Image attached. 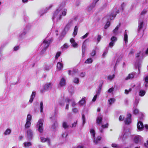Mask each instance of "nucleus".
<instances>
[{
	"label": "nucleus",
	"instance_id": "8",
	"mask_svg": "<svg viewBox=\"0 0 148 148\" xmlns=\"http://www.w3.org/2000/svg\"><path fill=\"white\" fill-rule=\"evenodd\" d=\"M27 136L28 138L32 139L33 137V133L32 130L30 129H28L27 131Z\"/></svg>",
	"mask_w": 148,
	"mask_h": 148
},
{
	"label": "nucleus",
	"instance_id": "2",
	"mask_svg": "<svg viewBox=\"0 0 148 148\" xmlns=\"http://www.w3.org/2000/svg\"><path fill=\"white\" fill-rule=\"evenodd\" d=\"M124 134L121 135L119 138L122 141H124L127 138L130 134L129 130L128 129H124Z\"/></svg>",
	"mask_w": 148,
	"mask_h": 148
},
{
	"label": "nucleus",
	"instance_id": "15",
	"mask_svg": "<svg viewBox=\"0 0 148 148\" xmlns=\"http://www.w3.org/2000/svg\"><path fill=\"white\" fill-rule=\"evenodd\" d=\"M65 102L66 103H69L70 102H71L72 104V106L73 107H74L76 104L74 99H70L69 98H67L65 99Z\"/></svg>",
	"mask_w": 148,
	"mask_h": 148
},
{
	"label": "nucleus",
	"instance_id": "32",
	"mask_svg": "<svg viewBox=\"0 0 148 148\" xmlns=\"http://www.w3.org/2000/svg\"><path fill=\"white\" fill-rule=\"evenodd\" d=\"M102 118L101 116L98 117L96 121V123L98 124H100L102 122Z\"/></svg>",
	"mask_w": 148,
	"mask_h": 148
},
{
	"label": "nucleus",
	"instance_id": "16",
	"mask_svg": "<svg viewBox=\"0 0 148 148\" xmlns=\"http://www.w3.org/2000/svg\"><path fill=\"white\" fill-rule=\"evenodd\" d=\"M27 31L26 29H24L21 32L19 35V38L21 39L23 38L27 33Z\"/></svg>",
	"mask_w": 148,
	"mask_h": 148
},
{
	"label": "nucleus",
	"instance_id": "20",
	"mask_svg": "<svg viewBox=\"0 0 148 148\" xmlns=\"http://www.w3.org/2000/svg\"><path fill=\"white\" fill-rule=\"evenodd\" d=\"M78 72V70L77 69H74L73 71L70 70L69 71L68 74L69 75H73Z\"/></svg>",
	"mask_w": 148,
	"mask_h": 148
},
{
	"label": "nucleus",
	"instance_id": "55",
	"mask_svg": "<svg viewBox=\"0 0 148 148\" xmlns=\"http://www.w3.org/2000/svg\"><path fill=\"white\" fill-rule=\"evenodd\" d=\"M81 2V0H77L76 2V5L78 6L80 4Z\"/></svg>",
	"mask_w": 148,
	"mask_h": 148
},
{
	"label": "nucleus",
	"instance_id": "24",
	"mask_svg": "<svg viewBox=\"0 0 148 148\" xmlns=\"http://www.w3.org/2000/svg\"><path fill=\"white\" fill-rule=\"evenodd\" d=\"M57 67L58 70H60L63 68V65L60 62H58L57 64Z\"/></svg>",
	"mask_w": 148,
	"mask_h": 148
},
{
	"label": "nucleus",
	"instance_id": "52",
	"mask_svg": "<svg viewBox=\"0 0 148 148\" xmlns=\"http://www.w3.org/2000/svg\"><path fill=\"white\" fill-rule=\"evenodd\" d=\"M126 4L124 3H123L121 5V8L122 11L124 10V7L125 6Z\"/></svg>",
	"mask_w": 148,
	"mask_h": 148
},
{
	"label": "nucleus",
	"instance_id": "12",
	"mask_svg": "<svg viewBox=\"0 0 148 148\" xmlns=\"http://www.w3.org/2000/svg\"><path fill=\"white\" fill-rule=\"evenodd\" d=\"M117 40V38L114 36H112L111 38V42L109 43V46L112 47Z\"/></svg>",
	"mask_w": 148,
	"mask_h": 148
},
{
	"label": "nucleus",
	"instance_id": "53",
	"mask_svg": "<svg viewBox=\"0 0 148 148\" xmlns=\"http://www.w3.org/2000/svg\"><path fill=\"white\" fill-rule=\"evenodd\" d=\"M112 146L113 147H116V148H120V146H117V145L115 143H112Z\"/></svg>",
	"mask_w": 148,
	"mask_h": 148
},
{
	"label": "nucleus",
	"instance_id": "7",
	"mask_svg": "<svg viewBox=\"0 0 148 148\" xmlns=\"http://www.w3.org/2000/svg\"><path fill=\"white\" fill-rule=\"evenodd\" d=\"M53 84L51 83H48L46 84L44 87V89L41 90L40 92L42 93L43 92L44 90H48L51 89Z\"/></svg>",
	"mask_w": 148,
	"mask_h": 148
},
{
	"label": "nucleus",
	"instance_id": "33",
	"mask_svg": "<svg viewBox=\"0 0 148 148\" xmlns=\"http://www.w3.org/2000/svg\"><path fill=\"white\" fill-rule=\"evenodd\" d=\"M85 99V97L83 98L82 99L79 101V104L81 105H83L86 102Z\"/></svg>",
	"mask_w": 148,
	"mask_h": 148
},
{
	"label": "nucleus",
	"instance_id": "9",
	"mask_svg": "<svg viewBox=\"0 0 148 148\" xmlns=\"http://www.w3.org/2000/svg\"><path fill=\"white\" fill-rule=\"evenodd\" d=\"M137 130L138 131H140L142 130L144 128L143 124L142 122L140 120H138L137 124Z\"/></svg>",
	"mask_w": 148,
	"mask_h": 148
},
{
	"label": "nucleus",
	"instance_id": "63",
	"mask_svg": "<svg viewBox=\"0 0 148 148\" xmlns=\"http://www.w3.org/2000/svg\"><path fill=\"white\" fill-rule=\"evenodd\" d=\"M103 128L102 127H101L99 128V132L101 133H103Z\"/></svg>",
	"mask_w": 148,
	"mask_h": 148
},
{
	"label": "nucleus",
	"instance_id": "54",
	"mask_svg": "<svg viewBox=\"0 0 148 148\" xmlns=\"http://www.w3.org/2000/svg\"><path fill=\"white\" fill-rule=\"evenodd\" d=\"M88 34H89L88 33H87L85 35H84L83 36L81 37V38L82 39H84L86 38L88 36Z\"/></svg>",
	"mask_w": 148,
	"mask_h": 148
},
{
	"label": "nucleus",
	"instance_id": "21",
	"mask_svg": "<svg viewBox=\"0 0 148 148\" xmlns=\"http://www.w3.org/2000/svg\"><path fill=\"white\" fill-rule=\"evenodd\" d=\"M127 33V30H126L125 32L124 36V40L125 44H127L128 42V36Z\"/></svg>",
	"mask_w": 148,
	"mask_h": 148
},
{
	"label": "nucleus",
	"instance_id": "4",
	"mask_svg": "<svg viewBox=\"0 0 148 148\" xmlns=\"http://www.w3.org/2000/svg\"><path fill=\"white\" fill-rule=\"evenodd\" d=\"M90 132L91 136H92L93 138L94 139V142L96 144L98 142L101 140V137L100 136H98L97 138H95V130L93 129H90Z\"/></svg>",
	"mask_w": 148,
	"mask_h": 148
},
{
	"label": "nucleus",
	"instance_id": "17",
	"mask_svg": "<svg viewBox=\"0 0 148 148\" xmlns=\"http://www.w3.org/2000/svg\"><path fill=\"white\" fill-rule=\"evenodd\" d=\"M66 84V79L65 78L62 77L59 83L60 86H65Z\"/></svg>",
	"mask_w": 148,
	"mask_h": 148
},
{
	"label": "nucleus",
	"instance_id": "31",
	"mask_svg": "<svg viewBox=\"0 0 148 148\" xmlns=\"http://www.w3.org/2000/svg\"><path fill=\"white\" fill-rule=\"evenodd\" d=\"M93 62V60L91 58H88L85 62L84 63L86 64L91 63Z\"/></svg>",
	"mask_w": 148,
	"mask_h": 148
},
{
	"label": "nucleus",
	"instance_id": "13",
	"mask_svg": "<svg viewBox=\"0 0 148 148\" xmlns=\"http://www.w3.org/2000/svg\"><path fill=\"white\" fill-rule=\"evenodd\" d=\"M136 73L135 72H132V73L129 74L125 78V80H127L133 79L134 76L135 75Z\"/></svg>",
	"mask_w": 148,
	"mask_h": 148
},
{
	"label": "nucleus",
	"instance_id": "62",
	"mask_svg": "<svg viewBox=\"0 0 148 148\" xmlns=\"http://www.w3.org/2000/svg\"><path fill=\"white\" fill-rule=\"evenodd\" d=\"M147 12V11L146 10H144L140 14L141 15H144Z\"/></svg>",
	"mask_w": 148,
	"mask_h": 148
},
{
	"label": "nucleus",
	"instance_id": "3",
	"mask_svg": "<svg viewBox=\"0 0 148 148\" xmlns=\"http://www.w3.org/2000/svg\"><path fill=\"white\" fill-rule=\"evenodd\" d=\"M51 42V40L47 39H45L41 45V46L43 48L42 51H45L49 46Z\"/></svg>",
	"mask_w": 148,
	"mask_h": 148
},
{
	"label": "nucleus",
	"instance_id": "34",
	"mask_svg": "<svg viewBox=\"0 0 148 148\" xmlns=\"http://www.w3.org/2000/svg\"><path fill=\"white\" fill-rule=\"evenodd\" d=\"M115 77V75L113 74L112 75H109L107 77L108 80L111 81Z\"/></svg>",
	"mask_w": 148,
	"mask_h": 148
},
{
	"label": "nucleus",
	"instance_id": "48",
	"mask_svg": "<svg viewBox=\"0 0 148 148\" xmlns=\"http://www.w3.org/2000/svg\"><path fill=\"white\" fill-rule=\"evenodd\" d=\"M101 87H100L98 90L96 92V95H97V96L99 95L101 91Z\"/></svg>",
	"mask_w": 148,
	"mask_h": 148
},
{
	"label": "nucleus",
	"instance_id": "11",
	"mask_svg": "<svg viewBox=\"0 0 148 148\" xmlns=\"http://www.w3.org/2000/svg\"><path fill=\"white\" fill-rule=\"evenodd\" d=\"M95 5L92 3L87 8V10L89 12L92 13L94 11V8L95 6Z\"/></svg>",
	"mask_w": 148,
	"mask_h": 148
},
{
	"label": "nucleus",
	"instance_id": "60",
	"mask_svg": "<svg viewBox=\"0 0 148 148\" xmlns=\"http://www.w3.org/2000/svg\"><path fill=\"white\" fill-rule=\"evenodd\" d=\"M72 111L73 112L77 113L78 112V110L77 108H75L72 109Z\"/></svg>",
	"mask_w": 148,
	"mask_h": 148
},
{
	"label": "nucleus",
	"instance_id": "26",
	"mask_svg": "<svg viewBox=\"0 0 148 148\" xmlns=\"http://www.w3.org/2000/svg\"><path fill=\"white\" fill-rule=\"evenodd\" d=\"M71 27V26L69 24H67L64 27L63 32H64L65 33L67 32L69 29Z\"/></svg>",
	"mask_w": 148,
	"mask_h": 148
},
{
	"label": "nucleus",
	"instance_id": "36",
	"mask_svg": "<svg viewBox=\"0 0 148 148\" xmlns=\"http://www.w3.org/2000/svg\"><path fill=\"white\" fill-rule=\"evenodd\" d=\"M144 116V115L142 113H139V118L138 120H140L141 121L143 119Z\"/></svg>",
	"mask_w": 148,
	"mask_h": 148
},
{
	"label": "nucleus",
	"instance_id": "5",
	"mask_svg": "<svg viewBox=\"0 0 148 148\" xmlns=\"http://www.w3.org/2000/svg\"><path fill=\"white\" fill-rule=\"evenodd\" d=\"M132 138L134 142L136 144H141L143 143V138L140 136L134 135Z\"/></svg>",
	"mask_w": 148,
	"mask_h": 148
},
{
	"label": "nucleus",
	"instance_id": "56",
	"mask_svg": "<svg viewBox=\"0 0 148 148\" xmlns=\"http://www.w3.org/2000/svg\"><path fill=\"white\" fill-rule=\"evenodd\" d=\"M124 117L122 115H121L119 118V120L120 121H123L124 120Z\"/></svg>",
	"mask_w": 148,
	"mask_h": 148
},
{
	"label": "nucleus",
	"instance_id": "45",
	"mask_svg": "<svg viewBox=\"0 0 148 148\" xmlns=\"http://www.w3.org/2000/svg\"><path fill=\"white\" fill-rule=\"evenodd\" d=\"M61 52L60 51L58 52L55 55V58L56 59H57L60 56Z\"/></svg>",
	"mask_w": 148,
	"mask_h": 148
},
{
	"label": "nucleus",
	"instance_id": "40",
	"mask_svg": "<svg viewBox=\"0 0 148 148\" xmlns=\"http://www.w3.org/2000/svg\"><path fill=\"white\" fill-rule=\"evenodd\" d=\"M32 119V116L29 114L27 115L26 121H31Z\"/></svg>",
	"mask_w": 148,
	"mask_h": 148
},
{
	"label": "nucleus",
	"instance_id": "41",
	"mask_svg": "<svg viewBox=\"0 0 148 148\" xmlns=\"http://www.w3.org/2000/svg\"><path fill=\"white\" fill-rule=\"evenodd\" d=\"M40 112H43V105L42 101L40 102Z\"/></svg>",
	"mask_w": 148,
	"mask_h": 148
},
{
	"label": "nucleus",
	"instance_id": "30",
	"mask_svg": "<svg viewBox=\"0 0 148 148\" xmlns=\"http://www.w3.org/2000/svg\"><path fill=\"white\" fill-rule=\"evenodd\" d=\"M23 146L25 147H27L32 145V143L30 142H26L24 143Z\"/></svg>",
	"mask_w": 148,
	"mask_h": 148
},
{
	"label": "nucleus",
	"instance_id": "46",
	"mask_svg": "<svg viewBox=\"0 0 148 148\" xmlns=\"http://www.w3.org/2000/svg\"><path fill=\"white\" fill-rule=\"evenodd\" d=\"M73 82L76 84H78L79 82V79L78 78H75L74 79Z\"/></svg>",
	"mask_w": 148,
	"mask_h": 148
},
{
	"label": "nucleus",
	"instance_id": "43",
	"mask_svg": "<svg viewBox=\"0 0 148 148\" xmlns=\"http://www.w3.org/2000/svg\"><path fill=\"white\" fill-rule=\"evenodd\" d=\"M62 126L63 128L64 129H66L68 127L69 125H68L67 123L65 122H63L62 124Z\"/></svg>",
	"mask_w": 148,
	"mask_h": 148
},
{
	"label": "nucleus",
	"instance_id": "6",
	"mask_svg": "<svg viewBox=\"0 0 148 148\" xmlns=\"http://www.w3.org/2000/svg\"><path fill=\"white\" fill-rule=\"evenodd\" d=\"M43 120L40 119L38 120L37 124V127H38V131L40 133H42L43 131Z\"/></svg>",
	"mask_w": 148,
	"mask_h": 148
},
{
	"label": "nucleus",
	"instance_id": "42",
	"mask_svg": "<svg viewBox=\"0 0 148 148\" xmlns=\"http://www.w3.org/2000/svg\"><path fill=\"white\" fill-rule=\"evenodd\" d=\"M69 47V46L67 44H65L61 47L62 50H65L67 49Z\"/></svg>",
	"mask_w": 148,
	"mask_h": 148
},
{
	"label": "nucleus",
	"instance_id": "57",
	"mask_svg": "<svg viewBox=\"0 0 148 148\" xmlns=\"http://www.w3.org/2000/svg\"><path fill=\"white\" fill-rule=\"evenodd\" d=\"M96 54L95 51L94 50H92V52L90 53V55L91 56H93L95 55Z\"/></svg>",
	"mask_w": 148,
	"mask_h": 148
},
{
	"label": "nucleus",
	"instance_id": "50",
	"mask_svg": "<svg viewBox=\"0 0 148 148\" xmlns=\"http://www.w3.org/2000/svg\"><path fill=\"white\" fill-rule=\"evenodd\" d=\"M110 22L108 21L106 23L105 26V29H107L110 25Z\"/></svg>",
	"mask_w": 148,
	"mask_h": 148
},
{
	"label": "nucleus",
	"instance_id": "28",
	"mask_svg": "<svg viewBox=\"0 0 148 148\" xmlns=\"http://www.w3.org/2000/svg\"><path fill=\"white\" fill-rule=\"evenodd\" d=\"M120 26V24H119V25H117L115 29L113 31V32L114 34H118V30Z\"/></svg>",
	"mask_w": 148,
	"mask_h": 148
},
{
	"label": "nucleus",
	"instance_id": "10",
	"mask_svg": "<svg viewBox=\"0 0 148 148\" xmlns=\"http://www.w3.org/2000/svg\"><path fill=\"white\" fill-rule=\"evenodd\" d=\"M132 115L130 113H127V117H126L125 122V124H128L131 123V117Z\"/></svg>",
	"mask_w": 148,
	"mask_h": 148
},
{
	"label": "nucleus",
	"instance_id": "38",
	"mask_svg": "<svg viewBox=\"0 0 148 148\" xmlns=\"http://www.w3.org/2000/svg\"><path fill=\"white\" fill-rule=\"evenodd\" d=\"M115 101V99L114 98H110L108 100V102H109V104L110 105H111Z\"/></svg>",
	"mask_w": 148,
	"mask_h": 148
},
{
	"label": "nucleus",
	"instance_id": "61",
	"mask_svg": "<svg viewBox=\"0 0 148 148\" xmlns=\"http://www.w3.org/2000/svg\"><path fill=\"white\" fill-rule=\"evenodd\" d=\"M19 48V47L18 46H16L14 48V50L15 51H17Z\"/></svg>",
	"mask_w": 148,
	"mask_h": 148
},
{
	"label": "nucleus",
	"instance_id": "49",
	"mask_svg": "<svg viewBox=\"0 0 148 148\" xmlns=\"http://www.w3.org/2000/svg\"><path fill=\"white\" fill-rule=\"evenodd\" d=\"M73 20L71 19L69 21L67 24H69V25L71 26L72 24L73 23Z\"/></svg>",
	"mask_w": 148,
	"mask_h": 148
},
{
	"label": "nucleus",
	"instance_id": "23",
	"mask_svg": "<svg viewBox=\"0 0 148 148\" xmlns=\"http://www.w3.org/2000/svg\"><path fill=\"white\" fill-rule=\"evenodd\" d=\"M41 141L42 142H47L48 144L50 145V140L48 138H45L43 137H41L40 138Z\"/></svg>",
	"mask_w": 148,
	"mask_h": 148
},
{
	"label": "nucleus",
	"instance_id": "14",
	"mask_svg": "<svg viewBox=\"0 0 148 148\" xmlns=\"http://www.w3.org/2000/svg\"><path fill=\"white\" fill-rule=\"evenodd\" d=\"M116 14L114 12H113L110 15L107 16L106 18L109 20H111L113 19L116 16Z\"/></svg>",
	"mask_w": 148,
	"mask_h": 148
},
{
	"label": "nucleus",
	"instance_id": "64",
	"mask_svg": "<svg viewBox=\"0 0 148 148\" xmlns=\"http://www.w3.org/2000/svg\"><path fill=\"white\" fill-rule=\"evenodd\" d=\"M138 112V109H135L134 110V113L135 114H136Z\"/></svg>",
	"mask_w": 148,
	"mask_h": 148
},
{
	"label": "nucleus",
	"instance_id": "1",
	"mask_svg": "<svg viewBox=\"0 0 148 148\" xmlns=\"http://www.w3.org/2000/svg\"><path fill=\"white\" fill-rule=\"evenodd\" d=\"M67 10L64 9L62 10L61 8H59L55 11L53 13L52 19L53 21H58L60 20L62 16H65L66 15Z\"/></svg>",
	"mask_w": 148,
	"mask_h": 148
},
{
	"label": "nucleus",
	"instance_id": "25",
	"mask_svg": "<svg viewBox=\"0 0 148 148\" xmlns=\"http://www.w3.org/2000/svg\"><path fill=\"white\" fill-rule=\"evenodd\" d=\"M86 40H85L83 43V45L82 46V54L84 55V54H85L86 48V44L85 43V42Z\"/></svg>",
	"mask_w": 148,
	"mask_h": 148
},
{
	"label": "nucleus",
	"instance_id": "51",
	"mask_svg": "<svg viewBox=\"0 0 148 148\" xmlns=\"http://www.w3.org/2000/svg\"><path fill=\"white\" fill-rule=\"evenodd\" d=\"M108 123H107L105 125H102L101 127L103 128H108Z\"/></svg>",
	"mask_w": 148,
	"mask_h": 148
},
{
	"label": "nucleus",
	"instance_id": "59",
	"mask_svg": "<svg viewBox=\"0 0 148 148\" xmlns=\"http://www.w3.org/2000/svg\"><path fill=\"white\" fill-rule=\"evenodd\" d=\"M145 82H148V74L144 77Z\"/></svg>",
	"mask_w": 148,
	"mask_h": 148
},
{
	"label": "nucleus",
	"instance_id": "47",
	"mask_svg": "<svg viewBox=\"0 0 148 148\" xmlns=\"http://www.w3.org/2000/svg\"><path fill=\"white\" fill-rule=\"evenodd\" d=\"M108 49H106L104 51L103 53L102 54V56L104 58L106 56V55L108 52Z\"/></svg>",
	"mask_w": 148,
	"mask_h": 148
},
{
	"label": "nucleus",
	"instance_id": "35",
	"mask_svg": "<svg viewBox=\"0 0 148 148\" xmlns=\"http://www.w3.org/2000/svg\"><path fill=\"white\" fill-rule=\"evenodd\" d=\"M146 92L145 91L142 90H140L139 92V95L141 97L144 96Z\"/></svg>",
	"mask_w": 148,
	"mask_h": 148
},
{
	"label": "nucleus",
	"instance_id": "37",
	"mask_svg": "<svg viewBox=\"0 0 148 148\" xmlns=\"http://www.w3.org/2000/svg\"><path fill=\"white\" fill-rule=\"evenodd\" d=\"M78 29V27L76 26H75L74 29V32L73 33V34L74 36H75L77 34Z\"/></svg>",
	"mask_w": 148,
	"mask_h": 148
},
{
	"label": "nucleus",
	"instance_id": "18",
	"mask_svg": "<svg viewBox=\"0 0 148 148\" xmlns=\"http://www.w3.org/2000/svg\"><path fill=\"white\" fill-rule=\"evenodd\" d=\"M70 41L72 44V46L74 48H76L77 47L78 44L75 42V40L73 38H71Z\"/></svg>",
	"mask_w": 148,
	"mask_h": 148
},
{
	"label": "nucleus",
	"instance_id": "39",
	"mask_svg": "<svg viewBox=\"0 0 148 148\" xmlns=\"http://www.w3.org/2000/svg\"><path fill=\"white\" fill-rule=\"evenodd\" d=\"M11 132V130L10 129H7L4 133V135H9Z\"/></svg>",
	"mask_w": 148,
	"mask_h": 148
},
{
	"label": "nucleus",
	"instance_id": "27",
	"mask_svg": "<svg viewBox=\"0 0 148 148\" xmlns=\"http://www.w3.org/2000/svg\"><path fill=\"white\" fill-rule=\"evenodd\" d=\"M140 99L136 98L135 99L134 103V108H135L138 105V104L140 101Z\"/></svg>",
	"mask_w": 148,
	"mask_h": 148
},
{
	"label": "nucleus",
	"instance_id": "19",
	"mask_svg": "<svg viewBox=\"0 0 148 148\" xmlns=\"http://www.w3.org/2000/svg\"><path fill=\"white\" fill-rule=\"evenodd\" d=\"M144 25L143 21V20H140L138 21V31H140Z\"/></svg>",
	"mask_w": 148,
	"mask_h": 148
},
{
	"label": "nucleus",
	"instance_id": "58",
	"mask_svg": "<svg viewBox=\"0 0 148 148\" xmlns=\"http://www.w3.org/2000/svg\"><path fill=\"white\" fill-rule=\"evenodd\" d=\"M82 121H83V124L84 125V123H85V116H84V114H82Z\"/></svg>",
	"mask_w": 148,
	"mask_h": 148
},
{
	"label": "nucleus",
	"instance_id": "29",
	"mask_svg": "<svg viewBox=\"0 0 148 148\" xmlns=\"http://www.w3.org/2000/svg\"><path fill=\"white\" fill-rule=\"evenodd\" d=\"M31 125V121H26L25 125V129H28L30 127Z\"/></svg>",
	"mask_w": 148,
	"mask_h": 148
},
{
	"label": "nucleus",
	"instance_id": "44",
	"mask_svg": "<svg viewBox=\"0 0 148 148\" xmlns=\"http://www.w3.org/2000/svg\"><path fill=\"white\" fill-rule=\"evenodd\" d=\"M68 135V133L66 132L63 133L62 134V138H66Z\"/></svg>",
	"mask_w": 148,
	"mask_h": 148
},
{
	"label": "nucleus",
	"instance_id": "22",
	"mask_svg": "<svg viewBox=\"0 0 148 148\" xmlns=\"http://www.w3.org/2000/svg\"><path fill=\"white\" fill-rule=\"evenodd\" d=\"M36 95V92L34 91H33L32 93L31 96V97L29 100V102L31 103H32L33 100V99L34 98Z\"/></svg>",
	"mask_w": 148,
	"mask_h": 148
}]
</instances>
